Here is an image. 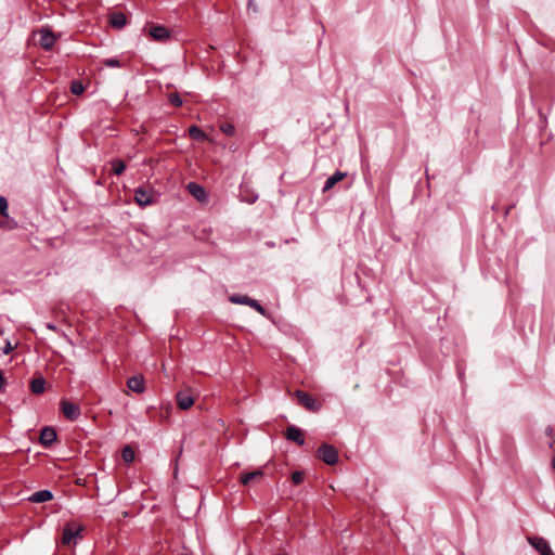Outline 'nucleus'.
Masks as SVG:
<instances>
[{"mask_svg":"<svg viewBox=\"0 0 555 555\" xmlns=\"http://www.w3.org/2000/svg\"><path fill=\"white\" fill-rule=\"evenodd\" d=\"M16 227H17L16 221L11 219L9 215H8V217H3L0 215V228L1 229L13 230Z\"/></svg>","mask_w":555,"mask_h":555,"instance_id":"412c9836","label":"nucleus"},{"mask_svg":"<svg viewBox=\"0 0 555 555\" xmlns=\"http://www.w3.org/2000/svg\"><path fill=\"white\" fill-rule=\"evenodd\" d=\"M82 530L83 528L81 526L67 524L63 530L62 543L66 545L70 544L72 541L78 537Z\"/></svg>","mask_w":555,"mask_h":555,"instance_id":"0eeeda50","label":"nucleus"},{"mask_svg":"<svg viewBox=\"0 0 555 555\" xmlns=\"http://www.w3.org/2000/svg\"><path fill=\"white\" fill-rule=\"evenodd\" d=\"M347 176L346 172L336 171L332 176H330L323 186V192H327L331 190L336 183L341 181Z\"/></svg>","mask_w":555,"mask_h":555,"instance_id":"a211bd4d","label":"nucleus"},{"mask_svg":"<svg viewBox=\"0 0 555 555\" xmlns=\"http://www.w3.org/2000/svg\"><path fill=\"white\" fill-rule=\"evenodd\" d=\"M134 202L140 207L152 205L155 202V193L152 190L138 188L134 191Z\"/></svg>","mask_w":555,"mask_h":555,"instance_id":"7ed1b4c3","label":"nucleus"},{"mask_svg":"<svg viewBox=\"0 0 555 555\" xmlns=\"http://www.w3.org/2000/svg\"><path fill=\"white\" fill-rule=\"evenodd\" d=\"M126 169V164L121 159H114L112 162V171L114 175H121Z\"/></svg>","mask_w":555,"mask_h":555,"instance_id":"4be33fe9","label":"nucleus"},{"mask_svg":"<svg viewBox=\"0 0 555 555\" xmlns=\"http://www.w3.org/2000/svg\"><path fill=\"white\" fill-rule=\"evenodd\" d=\"M52 499L53 493L50 490L44 489L34 492L28 500L34 503H44L51 501Z\"/></svg>","mask_w":555,"mask_h":555,"instance_id":"dca6fc26","label":"nucleus"},{"mask_svg":"<svg viewBox=\"0 0 555 555\" xmlns=\"http://www.w3.org/2000/svg\"><path fill=\"white\" fill-rule=\"evenodd\" d=\"M528 542L540 555H555L544 538L528 537Z\"/></svg>","mask_w":555,"mask_h":555,"instance_id":"423d86ee","label":"nucleus"},{"mask_svg":"<svg viewBox=\"0 0 555 555\" xmlns=\"http://www.w3.org/2000/svg\"><path fill=\"white\" fill-rule=\"evenodd\" d=\"M150 35L156 41H165L170 37L169 30L162 25L152 26L150 28Z\"/></svg>","mask_w":555,"mask_h":555,"instance_id":"ddd939ff","label":"nucleus"},{"mask_svg":"<svg viewBox=\"0 0 555 555\" xmlns=\"http://www.w3.org/2000/svg\"><path fill=\"white\" fill-rule=\"evenodd\" d=\"M168 101L170 102V104H172L177 107L182 105V99L180 98V95L178 93H170L168 96Z\"/></svg>","mask_w":555,"mask_h":555,"instance_id":"cd10ccee","label":"nucleus"},{"mask_svg":"<svg viewBox=\"0 0 555 555\" xmlns=\"http://www.w3.org/2000/svg\"><path fill=\"white\" fill-rule=\"evenodd\" d=\"M264 476V473L262 469H256L254 472H250V473H243L241 476H240V481L247 486L249 485L251 481H258V480H261Z\"/></svg>","mask_w":555,"mask_h":555,"instance_id":"4468645a","label":"nucleus"},{"mask_svg":"<svg viewBox=\"0 0 555 555\" xmlns=\"http://www.w3.org/2000/svg\"><path fill=\"white\" fill-rule=\"evenodd\" d=\"M8 207L9 203L4 196H0V215L3 217H8Z\"/></svg>","mask_w":555,"mask_h":555,"instance_id":"a878e982","label":"nucleus"},{"mask_svg":"<svg viewBox=\"0 0 555 555\" xmlns=\"http://www.w3.org/2000/svg\"><path fill=\"white\" fill-rule=\"evenodd\" d=\"M125 462L131 463L134 460V451L129 447H125L121 452Z\"/></svg>","mask_w":555,"mask_h":555,"instance_id":"5701e85b","label":"nucleus"},{"mask_svg":"<svg viewBox=\"0 0 555 555\" xmlns=\"http://www.w3.org/2000/svg\"><path fill=\"white\" fill-rule=\"evenodd\" d=\"M57 438L56 431L53 427H44L40 433V442L43 447H51Z\"/></svg>","mask_w":555,"mask_h":555,"instance_id":"9d476101","label":"nucleus"},{"mask_svg":"<svg viewBox=\"0 0 555 555\" xmlns=\"http://www.w3.org/2000/svg\"><path fill=\"white\" fill-rule=\"evenodd\" d=\"M83 90H85V88H83L81 82H79V81H73L72 82L70 91H72L73 94H77L78 95V94L82 93Z\"/></svg>","mask_w":555,"mask_h":555,"instance_id":"bb28decb","label":"nucleus"},{"mask_svg":"<svg viewBox=\"0 0 555 555\" xmlns=\"http://www.w3.org/2000/svg\"><path fill=\"white\" fill-rule=\"evenodd\" d=\"M61 410L63 415L69 421H76L80 416V409L73 402L63 400L61 402Z\"/></svg>","mask_w":555,"mask_h":555,"instance_id":"6e6552de","label":"nucleus"},{"mask_svg":"<svg viewBox=\"0 0 555 555\" xmlns=\"http://www.w3.org/2000/svg\"><path fill=\"white\" fill-rule=\"evenodd\" d=\"M294 396L297 399V403L310 412H319L322 408V403L313 399L308 392L302 390H296Z\"/></svg>","mask_w":555,"mask_h":555,"instance_id":"f257e3e1","label":"nucleus"},{"mask_svg":"<svg viewBox=\"0 0 555 555\" xmlns=\"http://www.w3.org/2000/svg\"><path fill=\"white\" fill-rule=\"evenodd\" d=\"M189 134L192 139L194 140H197V141H202V140H206L207 139V135L206 133L197 126H191L189 128Z\"/></svg>","mask_w":555,"mask_h":555,"instance_id":"aec40b11","label":"nucleus"},{"mask_svg":"<svg viewBox=\"0 0 555 555\" xmlns=\"http://www.w3.org/2000/svg\"><path fill=\"white\" fill-rule=\"evenodd\" d=\"M305 478V474L302 472H299V470H296L292 474V481L295 483V485H299L302 482Z\"/></svg>","mask_w":555,"mask_h":555,"instance_id":"c85d7f7f","label":"nucleus"},{"mask_svg":"<svg viewBox=\"0 0 555 555\" xmlns=\"http://www.w3.org/2000/svg\"><path fill=\"white\" fill-rule=\"evenodd\" d=\"M230 301L233 304L249 306L250 308L255 309L257 312L261 314H264L266 311L258 300L250 298L248 296L234 294L230 297Z\"/></svg>","mask_w":555,"mask_h":555,"instance_id":"20e7f679","label":"nucleus"},{"mask_svg":"<svg viewBox=\"0 0 555 555\" xmlns=\"http://www.w3.org/2000/svg\"><path fill=\"white\" fill-rule=\"evenodd\" d=\"M318 457L328 465H334L338 460V452L335 447L322 443L318 451Z\"/></svg>","mask_w":555,"mask_h":555,"instance_id":"f03ea898","label":"nucleus"},{"mask_svg":"<svg viewBox=\"0 0 555 555\" xmlns=\"http://www.w3.org/2000/svg\"><path fill=\"white\" fill-rule=\"evenodd\" d=\"M177 404L181 410H188L194 404V398L184 391L177 393Z\"/></svg>","mask_w":555,"mask_h":555,"instance_id":"2eb2a0df","label":"nucleus"},{"mask_svg":"<svg viewBox=\"0 0 555 555\" xmlns=\"http://www.w3.org/2000/svg\"><path fill=\"white\" fill-rule=\"evenodd\" d=\"M40 35L39 44L42 49L50 51L55 44L56 36L48 27H42L38 30Z\"/></svg>","mask_w":555,"mask_h":555,"instance_id":"39448f33","label":"nucleus"},{"mask_svg":"<svg viewBox=\"0 0 555 555\" xmlns=\"http://www.w3.org/2000/svg\"><path fill=\"white\" fill-rule=\"evenodd\" d=\"M188 192L198 202H207L208 196L205 189L196 182H189L186 185Z\"/></svg>","mask_w":555,"mask_h":555,"instance_id":"1a4fd4ad","label":"nucleus"},{"mask_svg":"<svg viewBox=\"0 0 555 555\" xmlns=\"http://www.w3.org/2000/svg\"><path fill=\"white\" fill-rule=\"evenodd\" d=\"M47 327L49 330H52V331H55L56 330V326L55 325H52V324H47Z\"/></svg>","mask_w":555,"mask_h":555,"instance_id":"2f4dec72","label":"nucleus"},{"mask_svg":"<svg viewBox=\"0 0 555 555\" xmlns=\"http://www.w3.org/2000/svg\"><path fill=\"white\" fill-rule=\"evenodd\" d=\"M127 387L137 392L142 393L145 390V382L142 375L131 376L127 379Z\"/></svg>","mask_w":555,"mask_h":555,"instance_id":"f8f14e48","label":"nucleus"},{"mask_svg":"<svg viewBox=\"0 0 555 555\" xmlns=\"http://www.w3.org/2000/svg\"><path fill=\"white\" fill-rule=\"evenodd\" d=\"M46 389V379L43 377L34 378L30 383V390L35 395H40Z\"/></svg>","mask_w":555,"mask_h":555,"instance_id":"6ab92c4d","label":"nucleus"},{"mask_svg":"<svg viewBox=\"0 0 555 555\" xmlns=\"http://www.w3.org/2000/svg\"><path fill=\"white\" fill-rule=\"evenodd\" d=\"M109 24L114 28L121 29L127 25V17L122 12H114L109 15Z\"/></svg>","mask_w":555,"mask_h":555,"instance_id":"f3484780","label":"nucleus"},{"mask_svg":"<svg viewBox=\"0 0 555 555\" xmlns=\"http://www.w3.org/2000/svg\"><path fill=\"white\" fill-rule=\"evenodd\" d=\"M285 437L286 439L297 443L300 447L304 446L305 443V438L301 429L297 428L294 425H291L286 428Z\"/></svg>","mask_w":555,"mask_h":555,"instance_id":"9b49d317","label":"nucleus"},{"mask_svg":"<svg viewBox=\"0 0 555 555\" xmlns=\"http://www.w3.org/2000/svg\"><path fill=\"white\" fill-rule=\"evenodd\" d=\"M220 130L227 135H233L235 133L234 126L229 122L222 124Z\"/></svg>","mask_w":555,"mask_h":555,"instance_id":"393cba45","label":"nucleus"},{"mask_svg":"<svg viewBox=\"0 0 555 555\" xmlns=\"http://www.w3.org/2000/svg\"><path fill=\"white\" fill-rule=\"evenodd\" d=\"M4 389H5V379H4L2 370H0V391H4Z\"/></svg>","mask_w":555,"mask_h":555,"instance_id":"7c9ffc66","label":"nucleus"},{"mask_svg":"<svg viewBox=\"0 0 555 555\" xmlns=\"http://www.w3.org/2000/svg\"><path fill=\"white\" fill-rule=\"evenodd\" d=\"M102 64L107 67H120L121 66L120 61L116 57L105 59L102 61Z\"/></svg>","mask_w":555,"mask_h":555,"instance_id":"b1692460","label":"nucleus"},{"mask_svg":"<svg viewBox=\"0 0 555 555\" xmlns=\"http://www.w3.org/2000/svg\"><path fill=\"white\" fill-rule=\"evenodd\" d=\"M13 349L14 346L10 341H7L1 350L4 354H9Z\"/></svg>","mask_w":555,"mask_h":555,"instance_id":"c756f323","label":"nucleus"},{"mask_svg":"<svg viewBox=\"0 0 555 555\" xmlns=\"http://www.w3.org/2000/svg\"><path fill=\"white\" fill-rule=\"evenodd\" d=\"M552 468L555 470V455L552 459Z\"/></svg>","mask_w":555,"mask_h":555,"instance_id":"473e14b6","label":"nucleus"}]
</instances>
